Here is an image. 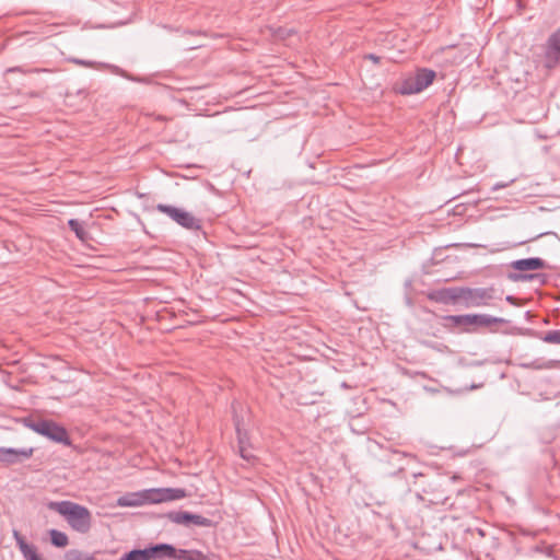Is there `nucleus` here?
<instances>
[{
  "instance_id": "obj_18",
  "label": "nucleus",
  "mask_w": 560,
  "mask_h": 560,
  "mask_svg": "<svg viewBox=\"0 0 560 560\" xmlns=\"http://www.w3.org/2000/svg\"><path fill=\"white\" fill-rule=\"evenodd\" d=\"M51 544L56 547L63 548L69 544L68 536L57 529L49 530Z\"/></svg>"
},
{
  "instance_id": "obj_3",
  "label": "nucleus",
  "mask_w": 560,
  "mask_h": 560,
  "mask_svg": "<svg viewBox=\"0 0 560 560\" xmlns=\"http://www.w3.org/2000/svg\"><path fill=\"white\" fill-rule=\"evenodd\" d=\"M435 78V72L433 70L423 68L417 70L415 75L406 79L400 88L401 94L411 95L416 93L422 92L430 84H432Z\"/></svg>"
},
{
  "instance_id": "obj_23",
  "label": "nucleus",
  "mask_w": 560,
  "mask_h": 560,
  "mask_svg": "<svg viewBox=\"0 0 560 560\" xmlns=\"http://www.w3.org/2000/svg\"><path fill=\"white\" fill-rule=\"evenodd\" d=\"M542 340L547 343L560 345V329L547 331L542 337Z\"/></svg>"
},
{
  "instance_id": "obj_1",
  "label": "nucleus",
  "mask_w": 560,
  "mask_h": 560,
  "mask_svg": "<svg viewBox=\"0 0 560 560\" xmlns=\"http://www.w3.org/2000/svg\"><path fill=\"white\" fill-rule=\"evenodd\" d=\"M50 509L65 516L68 524L78 533L85 534L91 528L92 516L90 511L71 501L51 502Z\"/></svg>"
},
{
  "instance_id": "obj_20",
  "label": "nucleus",
  "mask_w": 560,
  "mask_h": 560,
  "mask_svg": "<svg viewBox=\"0 0 560 560\" xmlns=\"http://www.w3.org/2000/svg\"><path fill=\"white\" fill-rule=\"evenodd\" d=\"M68 225L70 230L73 231L80 240H84L86 233L81 223L77 219H70L68 221Z\"/></svg>"
},
{
  "instance_id": "obj_13",
  "label": "nucleus",
  "mask_w": 560,
  "mask_h": 560,
  "mask_svg": "<svg viewBox=\"0 0 560 560\" xmlns=\"http://www.w3.org/2000/svg\"><path fill=\"white\" fill-rule=\"evenodd\" d=\"M468 326H490L491 324L505 323L503 318L487 314H467Z\"/></svg>"
},
{
  "instance_id": "obj_25",
  "label": "nucleus",
  "mask_w": 560,
  "mask_h": 560,
  "mask_svg": "<svg viewBox=\"0 0 560 560\" xmlns=\"http://www.w3.org/2000/svg\"><path fill=\"white\" fill-rule=\"evenodd\" d=\"M536 277H538V275H525V273L510 275V279L513 281H528V280L535 279Z\"/></svg>"
},
{
  "instance_id": "obj_21",
  "label": "nucleus",
  "mask_w": 560,
  "mask_h": 560,
  "mask_svg": "<svg viewBox=\"0 0 560 560\" xmlns=\"http://www.w3.org/2000/svg\"><path fill=\"white\" fill-rule=\"evenodd\" d=\"M65 560H95L93 556L80 552L78 550H70L66 553Z\"/></svg>"
},
{
  "instance_id": "obj_27",
  "label": "nucleus",
  "mask_w": 560,
  "mask_h": 560,
  "mask_svg": "<svg viewBox=\"0 0 560 560\" xmlns=\"http://www.w3.org/2000/svg\"><path fill=\"white\" fill-rule=\"evenodd\" d=\"M73 62L77 63V65L85 66V67H91L92 66L91 61H85V60H82V59H73Z\"/></svg>"
},
{
  "instance_id": "obj_7",
  "label": "nucleus",
  "mask_w": 560,
  "mask_h": 560,
  "mask_svg": "<svg viewBox=\"0 0 560 560\" xmlns=\"http://www.w3.org/2000/svg\"><path fill=\"white\" fill-rule=\"evenodd\" d=\"M144 499L150 503L175 501L186 497V491L180 488L150 489L143 493Z\"/></svg>"
},
{
  "instance_id": "obj_14",
  "label": "nucleus",
  "mask_w": 560,
  "mask_h": 560,
  "mask_svg": "<svg viewBox=\"0 0 560 560\" xmlns=\"http://www.w3.org/2000/svg\"><path fill=\"white\" fill-rule=\"evenodd\" d=\"M464 287L447 288L439 292V301L443 303H456L463 301Z\"/></svg>"
},
{
  "instance_id": "obj_22",
  "label": "nucleus",
  "mask_w": 560,
  "mask_h": 560,
  "mask_svg": "<svg viewBox=\"0 0 560 560\" xmlns=\"http://www.w3.org/2000/svg\"><path fill=\"white\" fill-rule=\"evenodd\" d=\"M190 525H195V526H199V527H209V526H211V520H209L202 515L191 513Z\"/></svg>"
},
{
  "instance_id": "obj_2",
  "label": "nucleus",
  "mask_w": 560,
  "mask_h": 560,
  "mask_svg": "<svg viewBox=\"0 0 560 560\" xmlns=\"http://www.w3.org/2000/svg\"><path fill=\"white\" fill-rule=\"evenodd\" d=\"M23 423L26 428L46 439L66 446L71 445V440L66 428L52 420L25 418Z\"/></svg>"
},
{
  "instance_id": "obj_19",
  "label": "nucleus",
  "mask_w": 560,
  "mask_h": 560,
  "mask_svg": "<svg viewBox=\"0 0 560 560\" xmlns=\"http://www.w3.org/2000/svg\"><path fill=\"white\" fill-rule=\"evenodd\" d=\"M119 560H148V553L144 549H135L125 553Z\"/></svg>"
},
{
  "instance_id": "obj_12",
  "label": "nucleus",
  "mask_w": 560,
  "mask_h": 560,
  "mask_svg": "<svg viewBox=\"0 0 560 560\" xmlns=\"http://www.w3.org/2000/svg\"><path fill=\"white\" fill-rule=\"evenodd\" d=\"M511 266L518 271H528L546 268V261L539 257H530L515 260Z\"/></svg>"
},
{
  "instance_id": "obj_8",
  "label": "nucleus",
  "mask_w": 560,
  "mask_h": 560,
  "mask_svg": "<svg viewBox=\"0 0 560 560\" xmlns=\"http://www.w3.org/2000/svg\"><path fill=\"white\" fill-rule=\"evenodd\" d=\"M234 410V424L237 435V442H238V452L243 459L246 462H252L255 459V455L253 454L249 445V439L247 435L246 430L244 429L243 420H241L236 413L235 406L233 405Z\"/></svg>"
},
{
  "instance_id": "obj_24",
  "label": "nucleus",
  "mask_w": 560,
  "mask_h": 560,
  "mask_svg": "<svg viewBox=\"0 0 560 560\" xmlns=\"http://www.w3.org/2000/svg\"><path fill=\"white\" fill-rule=\"evenodd\" d=\"M117 503L119 506H135L141 502L139 500H131L129 497L124 495L118 499Z\"/></svg>"
},
{
  "instance_id": "obj_31",
  "label": "nucleus",
  "mask_w": 560,
  "mask_h": 560,
  "mask_svg": "<svg viewBox=\"0 0 560 560\" xmlns=\"http://www.w3.org/2000/svg\"><path fill=\"white\" fill-rule=\"evenodd\" d=\"M478 387H479V385H471L470 389H475V388H478Z\"/></svg>"
},
{
  "instance_id": "obj_10",
  "label": "nucleus",
  "mask_w": 560,
  "mask_h": 560,
  "mask_svg": "<svg viewBox=\"0 0 560 560\" xmlns=\"http://www.w3.org/2000/svg\"><path fill=\"white\" fill-rule=\"evenodd\" d=\"M148 560L176 559L177 549L170 544H158L145 548Z\"/></svg>"
},
{
  "instance_id": "obj_5",
  "label": "nucleus",
  "mask_w": 560,
  "mask_h": 560,
  "mask_svg": "<svg viewBox=\"0 0 560 560\" xmlns=\"http://www.w3.org/2000/svg\"><path fill=\"white\" fill-rule=\"evenodd\" d=\"M494 298L493 288H464L462 303L467 308L488 306Z\"/></svg>"
},
{
  "instance_id": "obj_4",
  "label": "nucleus",
  "mask_w": 560,
  "mask_h": 560,
  "mask_svg": "<svg viewBox=\"0 0 560 560\" xmlns=\"http://www.w3.org/2000/svg\"><path fill=\"white\" fill-rule=\"evenodd\" d=\"M156 210L166 214L177 224L187 230L197 231L201 228L200 220L186 210L163 203H159L156 206Z\"/></svg>"
},
{
  "instance_id": "obj_9",
  "label": "nucleus",
  "mask_w": 560,
  "mask_h": 560,
  "mask_svg": "<svg viewBox=\"0 0 560 560\" xmlns=\"http://www.w3.org/2000/svg\"><path fill=\"white\" fill-rule=\"evenodd\" d=\"M33 455V448L0 447V462L7 465L22 463Z\"/></svg>"
},
{
  "instance_id": "obj_17",
  "label": "nucleus",
  "mask_w": 560,
  "mask_h": 560,
  "mask_svg": "<svg viewBox=\"0 0 560 560\" xmlns=\"http://www.w3.org/2000/svg\"><path fill=\"white\" fill-rule=\"evenodd\" d=\"M177 560H209L208 556L199 550L177 549Z\"/></svg>"
},
{
  "instance_id": "obj_29",
  "label": "nucleus",
  "mask_w": 560,
  "mask_h": 560,
  "mask_svg": "<svg viewBox=\"0 0 560 560\" xmlns=\"http://www.w3.org/2000/svg\"><path fill=\"white\" fill-rule=\"evenodd\" d=\"M506 186H508V184H505V183H497V184L493 185L492 189L493 190H499L501 188H505Z\"/></svg>"
},
{
  "instance_id": "obj_6",
  "label": "nucleus",
  "mask_w": 560,
  "mask_h": 560,
  "mask_svg": "<svg viewBox=\"0 0 560 560\" xmlns=\"http://www.w3.org/2000/svg\"><path fill=\"white\" fill-rule=\"evenodd\" d=\"M560 65V27L548 37L544 50V66L555 69Z\"/></svg>"
},
{
  "instance_id": "obj_28",
  "label": "nucleus",
  "mask_w": 560,
  "mask_h": 560,
  "mask_svg": "<svg viewBox=\"0 0 560 560\" xmlns=\"http://www.w3.org/2000/svg\"><path fill=\"white\" fill-rule=\"evenodd\" d=\"M366 59L373 61L374 63H378L380 62V57L374 55V54H369L365 56Z\"/></svg>"
},
{
  "instance_id": "obj_30",
  "label": "nucleus",
  "mask_w": 560,
  "mask_h": 560,
  "mask_svg": "<svg viewBox=\"0 0 560 560\" xmlns=\"http://www.w3.org/2000/svg\"><path fill=\"white\" fill-rule=\"evenodd\" d=\"M505 300L510 303L514 302V298L512 295H508Z\"/></svg>"
},
{
  "instance_id": "obj_11",
  "label": "nucleus",
  "mask_w": 560,
  "mask_h": 560,
  "mask_svg": "<svg viewBox=\"0 0 560 560\" xmlns=\"http://www.w3.org/2000/svg\"><path fill=\"white\" fill-rule=\"evenodd\" d=\"M12 535L24 560H43L37 553L36 547L32 544H28L19 530L14 529Z\"/></svg>"
},
{
  "instance_id": "obj_15",
  "label": "nucleus",
  "mask_w": 560,
  "mask_h": 560,
  "mask_svg": "<svg viewBox=\"0 0 560 560\" xmlns=\"http://www.w3.org/2000/svg\"><path fill=\"white\" fill-rule=\"evenodd\" d=\"M166 518L174 524L190 526L191 513L186 511H172L166 514Z\"/></svg>"
},
{
  "instance_id": "obj_16",
  "label": "nucleus",
  "mask_w": 560,
  "mask_h": 560,
  "mask_svg": "<svg viewBox=\"0 0 560 560\" xmlns=\"http://www.w3.org/2000/svg\"><path fill=\"white\" fill-rule=\"evenodd\" d=\"M443 325L447 328H455V327H467L468 320H467V314L465 315H446L443 317Z\"/></svg>"
},
{
  "instance_id": "obj_26",
  "label": "nucleus",
  "mask_w": 560,
  "mask_h": 560,
  "mask_svg": "<svg viewBox=\"0 0 560 560\" xmlns=\"http://www.w3.org/2000/svg\"><path fill=\"white\" fill-rule=\"evenodd\" d=\"M42 71H47V70L46 69L24 70L22 67H11V68L7 69L8 73H13V72L30 73V72H42Z\"/></svg>"
}]
</instances>
